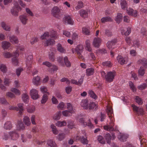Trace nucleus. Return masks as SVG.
<instances>
[{
  "label": "nucleus",
  "instance_id": "1",
  "mask_svg": "<svg viewBox=\"0 0 147 147\" xmlns=\"http://www.w3.org/2000/svg\"><path fill=\"white\" fill-rule=\"evenodd\" d=\"M107 112L109 115V120H108L107 123V125L104 126V129L109 131H117V128L116 126V128H114V127L115 125L114 119L113 116V109L110 106L107 107Z\"/></svg>",
  "mask_w": 147,
  "mask_h": 147
},
{
  "label": "nucleus",
  "instance_id": "2",
  "mask_svg": "<svg viewBox=\"0 0 147 147\" xmlns=\"http://www.w3.org/2000/svg\"><path fill=\"white\" fill-rule=\"evenodd\" d=\"M9 135L5 134L3 137V139L6 140L8 139L11 140L16 141L17 140L19 137V134L16 131H12L9 132Z\"/></svg>",
  "mask_w": 147,
  "mask_h": 147
},
{
  "label": "nucleus",
  "instance_id": "3",
  "mask_svg": "<svg viewBox=\"0 0 147 147\" xmlns=\"http://www.w3.org/2000/svg\"><path fill=\"white\" fill-rule=\"evenodd\" d=\"M86 133L84 130L82 131L81 133H78L75 138L76 140H80L81 142L83 144H87L88 143V141L87 140V138L86 136Z\"/></svg>",
  "mask_w": 147,
  "mask_h": 147
},
{
  "label": "nucleus",
  "instance_id": "4",
  "mask_svg": "<svg viewBox=\"0 0 147 147\" xmlns=\"http://www.w3.org/2000/svg\"><path fill=\"white\" fill-rule=\"evenodd\" d=\"M51 14L54 17L58 19H60L62 16L61 9L56 6L52 9Z\"/></svg>",
  "mask_w": 147,
  "mask_h": 147
},
{
  "label": "nucleus",
  "instance_id": "5",
  "mask_svg": "<svg viewBox=\"0 0 147 147\" xmlns=\"http://www.w3.org/2000/svg\"><path fill=\"white\" fill-rule=\"evenodd\" d=\"M83 49V46L81 45L77 46L75 49V51L77 53L78 58L82 60L84 59V56L82 54Z\"/></svg>",
  "mask_w": 147,
  "mask_h": 147
},
{
  "label": "nucleus",
  "instance_id": "6",
  "mask_svg": "<svg viewBox=\"0 0 147 147\" xmlns=\"http://www.w3.org/2000/svg\"><path fill=\"white\" fill-rule=\"evenodd\" d=\"M132 107L134 111H135L136 114L142 115L144 113V111L142 108L138 107L134 105H132Z\"/></svg>",
  "mask_w": 147,
  "mask_h": 147
},
{
  "label": "nucleus",
  "instance_id": "7",
  "mask_svg": "<svg viewBox=\"0 0 147 147\" xmlns=\"http://www.w3.org/2000/svg\"><path fill=\"white\" fill-rule=\"evenodd\" d=\"M30 94L31 98L33 99L36 100L39 98L38 92L35 89L33 88L31 90Z\"/></svg>",
  "mask_w": 147,
  "mask_h": 147
},
{
  "label": "nucleus",
  "instance_id": "8",
  "mask_svg": "<svg viewBox=\"0 0 147 147\" xmlns=\"http://www.w3.org/2000/svg\"><path fill=\"white\" fill-rule=\"evenodd\" d=\"M88 121H89L87 123L86 122H85V120L83 118H81L79 120V122L81 125L84 127L88 126L90 128H93L94 127L93 125L90 122V120L89 119Z\"/></svg>",
  "mask_w": 147,
  "mask_h": 147
},
{
  "label": "nucleus",
  "instance_id": "9",
  "mask_svg": "<svg viewBox=\"0 0 147 147\" xmlns=\"http://www.w3.org/2000/svg\"><path fill=\"white\" fill-rule=\"evenodd\" d=\"M115 72H109L105 76L106 79L108 82H111L114 78L115 75Z\"/></svg>",
  "mask_w": 147,
  "mask_h": 147
},
{
  "label": "nucleus",
  "instance_id": "10",
  "mask_svg": "<svg viewBox=\"0 0 147 147\" xmlns=\"http://www.w3.org/2000/svg\"><path fill=\"white\" fill-rule=\"evenodd\" d=\"M16 130L18 131L23 130L25 129L26 127L21 120H18L16 125Z\"/></svg>",
  "mask_w": 147,
  "mask_h": 147
},
{
  "label": "nucleus",
  "instance_id": "11",
  "mask_svg": "<svg viewBox=\"0 0 147 147\" xmlns=\"http://www.w3.org/2000/svg\"><path fill=\"white\" fill-rule=\"evenodd\" d=\"M118 132L119 134L118 137V139L121 141L124 142L126 140V139L128 138V135L127 134H123L119 132V131Z\"/></svg>",
  "mask_w": 147,
  "mask_h": 147
},
{
  "label": "nucleus",
  "instance_id": "12",
  "mask_svg": "<svg viewBox=\"0 0 147 147\" xmlns=\"http://www.w3.org/2000/svg\"><path fill=\"white\" fill-rule=\"evenodd\" d=\"M18 52L17 51L13 53V58L12 59V60L13 63L15 65H17L18 64V61L17 57L18 56Z\"/></svg>",
  "mask_w": 147,
  "mask_h": 147
},
{
  "label": "nucleus",
  "instance_id": "13",
  "mask_svg": "<svg viewBox=\"0 0 147 147\" xmlns=\"http://www.w3.org/2000/svg\"><path fill=\"white\" fill-rule=\"evenodd\" d=\"M101 40L100 38H94L93 42V45L94 47L98 48L101 42Z\"/></svg>",
  "mask_w": 147,
  "mask_h": 147
},
{
  "label": "nucleus",
  "instance_id": "14",
  "mask_svg": "<svg viewBox=\"0 0 147 147\" xmlns=\"http://www.w3.org/2000/svg\"><path fill=\"white\" fill-rule=\"evenodd\" d=\"M127 12L130 16L135 17L137 16V11L136 10H134L132 9L128 8L127 10Z\"/></svg>",
  "mask_w": 147,
  "mask_h": 147
},
{
  "label": "nucleus",
  "instance_id": "15",
  "mask_svg": "<svg viewBox=\"0 0 147 147\" xmlns=\"http://www.w3.org/2000/svg\"><path fill=\"white\" fill-rule=\"evenodd\" d=\"M9 39L10 42L13 43H18L19 40L17 37L14 35L11 36L9 37Z\"/></svg>",
  "mask_w": 147,
  "mask_h": 147
},
{
  "label": "nucleus",
  "instance_id": "16",
  "mask_svg": "<svg viewBox=\"0 0 147 147\" xmlns=\"http://www.w3.org/2000/svg\"><path fill=\"white\" fill-rule=\"evenodd\" d=\"M32 61V56L31 55L28 56L27 57L26 61V64L27 66L29 68V67H31L30 65Z\"/></svg>",
  "mask_w": 147,
  "mask_h": 147
},
{
  "label": "nucleus",
  "instance_id": "17",
  "mask_svg": "<svg viewBox=\"0 0 147 147\" xmlns=\"http://www.w3.org/2000/svg\"><path fill=\"white\" fill-rule=\"evenodd\" d=\"M47 145L49 147H57V146L55 141L51 139H49L47 141Z\"/></svg>",
  "mask_w": 147,
  "mask_h": 147
},
{
  "label": "nucleus",
  "instance_id": "18",
  "mask_svg": "<svg viewBox=\"0 0 147 147\" xmlns=\"http://www.w3.org/2000/svg\"><path fill=\"white\" fill-rule=\"evenodd\" d=\"M23 121L25 125L29 126L31 125V123L29 117L27 116L24 117L23 119Z\"/></svg>",
  "mask_w": 147,
  "mask_h": 147
},
{
  "label": "nucleus",
  "instance_id": "19",
  "mask_svg": "<svg viewBox=\"0 0 147 147\" xmlns=\"http://www.w3.org/2000/svg\"><path fill=\"white\" fill-rule=\"evenodd\" d=\"M80 105L84 109H88V103L87 100L84 99L82 100Z\"/></svg>",
  "mask_w": 147,
  "mask_h": 147
},
{
  "label": "nucleus",
  "instance_id": "20",
  "mask_svg": "<svg viewBox=\"0 0 147 147\" xmlns=\"http://www.w3.org/2000/svg\"><path fill=\"white\" fill-rule=\"evenodd\" d=\"M64 21L65 24H73V22L69 16H65L64 19Z\"/></svg>",
  "mask_w": 147,
  "mask_h": 147
},
{
  "label": "nucleus",
  "instance_id": "21",
  "mask_svg": "<svg viewBox=\"0 0 147 147\" xmlns=\"http://www.w3.org/2000/svg\"><path fill=\"white\" fill-rule=\"evenodd\" d=\"M138 62L142 65L145 68H147V60L145 58H142L138 61Z\"/></svg>",
  "mask_w": 147,
  "mask_h": 147
},
{
  "label": "nucleus",
  "instance_id": "22",
  "mask_svg": "<svg viewBox=\"0 0 147 147\" xmlns=\"http://www.w3.org/2000/svg\"><path fill=\"white\" fill-rule=\"evenodd\" d=\"M20 18L23 24L25 25L26 24L28 20L26 16L24 15H22L20 16Z\"/></svg>",
  "mask_w": 147,
  "mask_h": 147
},
{
  "label": "nucleus",
  "instance_id": "23",
  "mask_svg": "<svg viewBox=\"0 0 147 147\" xmlns=\"http://www.w3.org/2000/svg\"><path fill=\"white\" fill-rule=\"evenodd\" d=\"M50 128L53 133L55 135H57L59 131L56 126L54 124H51L50 125Z\"/></svg>",
  "mask_w": 147,
  "mask_h": 147
},
{
  "label": "nucleus",
  "instance_id": "24",
  "mask_svg": "<svg viewBox=\"0 0 147 147\" xmlns=\"http://www.w3.org/2000/svg\"><path fill=\"white\" fill-rule=\"evenodd\" d=\"M67 126L69 128L72 129L75 127V125L73 121L68 120L67 121Z\"/></svg>",
  "mask_w": 147,
  "mask_h": 147
},
{
  "label": "nucleus",
  "instance_id": "25",
  "mask_svg": "<svg viewBox=\"0 0 147 147\" xmlns=\"http://www.w3.org/2000/svg\"><path fill=\"white\" fill-rule=\"evenodd\" d=\"M57 50L61 53H65L66 51L65 49L62 47L61 45L60 44H58L57 46Z\"/></svg>",
  "mask_w": 147,
  "mask_h": 147
},
{
  "label": "nucleus",
  "instance_id": "26",
  "mask_svg": "<svg viewBox=\"0 0 147 147\" xmlns=\"http://www.w3.org/2000/svg\"><path fill=\"white\" fill-rule=\"evenodd\" d=\"M4 128L6 129H10L12 128V125L10 121L6 122L4 124Z\"/></svg>",
  "mask_w": 147,
  "mask_h": 147
},
{
  "label": "nucleus",
  "instance_id": "27",
  "mask_svg": "<svg viewBox=\"0 0 147 147\" xmlns=\"http://www.w3.org/2000/svg\"><path fill=\"white\" fill-rule=\"evenodd\" d=\"M101 21L102 23H105L106 22H112L113 21V20L110 17L106 16L103 17L101 19Z\"/></svg>",
  "mask_w": 147,
  "mask_h": 147
},
{
  "label": "nucleus",
  "instance_id": "28",
  "mask_svg": "<svg viewBox=\"0 0 147 147\" xmlns=\"http://www.w3.org/2000/svg\"><path fill=\"white\" fill-rule=\"evenodd\" d=\"M50 37L54 39H56L58 37L57 32L55 31H52L49 32Z\"/></svg>",
  "mask_w": 147,
  "mask_h": 147
},
{
  "label": "nucleus",
  "instance_id": "29",
  "mask_svg": "<svg viewBox=\"0 0 147 147\" xmlns=\"http://www.w3.org/2000/svg\"><path fill=\"white\" fill-rule=\"evenodd\" d=\"M67 124L65 121H58L56 123L55 125L58 127H63L65 126Z\"/></svg>",
  "mask_w": 147,
  "mask_h": 147
},
{
  "label": "nucleus",
  "instance_id": "30",
  "mask_svg": "<svg viewBox=\"0 0 147 147\" xmlns=\"http://www.w3.org/2000/svg\"><path fill=\"white\" fill-rule=\"evenodd\" d=\"M2 47L4 49H8L10 46V43L6 41H4L2 42Z\"/></svg>",
  "mask_w": 147,
  "mask_h": 147
},
{
  "label": "nucleus",
  "instance_id": "31",
  "mask_svg": "<svg viewBox=\"0 0 147 147\" xmlns=\"http://www.w3.org/2000/svg\"><path fill=\"white\" fill-rule=\"evenodd\" d=\"M1 27L5 30L7 31H10V26L7 25L4 22H2L1 23Z\"/></svg>",
  "mask_w": 147,
  "mask_h": 147
},
{
  "label": "nucleus",
  "instance_id": "32",
  "mask_svg": "<svg viewBox=\"0 0 147 147\" xmlns=\"http://www.w3.org/2000/svg\"><path fill=\"white\" fill-rule=\"evenodd\" d=\"M61 115V112L60 111H59L54 115L53 118L55 120H58L60 119Z\"/></svg>",
  "mask_w": 147,
  "mask_h": 147
},
{
  "label": "nucleus",
  "instance_id": "33",
  "mask_svg": "<svg viewBox=\"0 0 147 147\" xmlns=\"http://www.w3.org/2000/svg\"><path fill=\"white\" fill-rule=\"evenodd\" d=\"M117 59L118 62L121 65H123L124 64L125 61L122 56L121 55L118 56L117 57Z\"/></svg>",
  "mask_w": 147,
  "mask_h": 147
},
{
  "label": "nucleus",
  "instance_id": "34",
  "mask_svg": "<svg viewBox=\"0 0 147 147\" xmlns=\"http://www.w3.org/2000/svg\"><path fill=\"white\" fill-rule=\"evenodd\" d=\"M115 44V41L112 40L109 41L107 43V46L109 49L111 50L113 46Z\"/></svg>",
  "mask_w": 147,
  "mask_h": 147
},
{
  "label": "nucleus",
  "instance_id": "35",
  "mask_svg": "<svg viewBox=\"0 0 147 147\" xmlns=\"http://www.w3.org/2000/svg\"><path fill=\"white\" fill-rule=\"evenodd\" d=\"M55 41L53 39L52 40L51 38L48 39L45 42V46H48L49 45H53Z\"/></svg>",
  "mask_w": 147,
  "mask_h": 147
},
{
  "label": "nucleus",
  "instance_id": "36",
  "mask_svg": "<svg viewBox=\"0 0 147 147\" xmlns=\"http://www.w3.org/2000/svg\"><path fill=\"white\" fill-rule=\"evenodd\" d=\"M22 99L23 101L26 103L28 102L29 99V96L26 93L22 95Z\"/></svg>",
  "mask_w": 147,
  "mask_h": 147
},
{
  "label": "nucleus",
  "instance_id": "37",
  "mask_svg": "<svg viewBox=\"0 0 147 147\" xmlns=\"http://www.w3.org/2000/svg\"><path fill=\"white\" fill-rule=\"evenodd\" d=\"M97 106L96 104L94 102H90L88 106V109H96Z\"/></svg>",
  "mask_w": 147,
  "mask_h": 147
},
{
  "label": "nucleus",
  "instance_id": "38",
  "mask_svg": "<svg viewBox=\"0 0 147 147\" xmlns=\"http://www.w3.org/2000/svg\"><path fill=\"white\" fill-rule=\"evenodd\" d=\"M80 15L83 18H85L88 17V13L85 10L81 9L80 11Z\"/></svg>",
  "mask_w": 147,
  "mask_h": 147
},
{
  "label": "nucleus",
  "instance_id": "39",
  "mask_svg": "<svg viewBox=\"0 0 147 147\" xmlns=\"http://www.w3.org/2000/svg\"><path fill=\"white\" fill-rule=\"evenodd\" d=\"M64 61L65 65L66 67H69L71 66V64L70 62L69 61L68 57L67 56H65L64 58Z\"/></svg>",
  "mask_w": 147,
  "mask_h": 147
},
{
  "label": "nucleus",
  "instance_id": "40",
  "mask_svg": "<svg viewBox=\"0 0 147 147\" xmlns=\"http://www.w3.org/2000/svg\"><path fill=\"white\" fill-rule=\"evenodd\" d=\"M123 18V16L121 14L118 13H117L116 21L118 24H119L121 21H122Z\"/></svg>",
  "mask_w": 147,
  "mask_h": 147
},
{
  "label": "nucleus",
  "instance_id": "41",
  "mask_svg": "<svg viewBox=\"0 0 147 147\" xmlns=\"http://www.w3.org/2000/svg\"><path fill=\"white\" fill-rule=\"evenodd\" d=\"M120 5L121 8L123 9H125L127 8V4L125 0H121L120 2Z\"/></svg>",
  "mask_w": 147,
  "mask_h": 147
},
{
  "label": "nucleus",
  "instance_id": "42",
  "mask_svg": "<svg viewBox=\"0 0 147 147\" xmlns=\"http://www.w3.org/2000/svg\"><path fill=\"white\" fill-rule=\"evenodd\" d=\"M11 91L12 92L14 93L16 95H19L21 94L20 91L15 88H11Z\"/></svg>",
  "mask_w": 147,
  "mask_h": 147
},
{
  "label": "nucleus",
  "instance_id": "43",
  "mask_svg": "<svg viewBox=\"0 0 147 147\" xmlns=\"http://www.w3.org/2000/svg\"><path fill=\"white\" fill-rule=\"evenodd\" d=\"M48 99V96L46 94H44L42 96L41 102L42 104H45Z\"/></svg>",
  "mask_w": 147,
  "mask_h": 147
},
{
  "label": "nucleus",
  "instance_id": "44",
  "mask_svg": "<svg viewBox=\"0 0 147 147\" xmlns=\"http://www.w3.org/2000/svg\"><path fill=\"white\" fill-rule=\"evenodd\" d=\"M50 37V34L48 32H45L43 35L41 36V38L42 40L47 39V38Z\"/></svg>",
  "mask_w": 147,
  "mask_h": 147
},
{
  "label": "nucleus",
  "instance_id": "45",
  "mask_svg": "<svg viewBox=\"0 0 147 147\" xmlns=\"http://www.w3.org/2000/svg\"><path fill=\"white\" fill-rule=\"evenodd\" d=\"M67 108L71 113H74L75 112V111L73 109L72 105L70 103H67Z\"/></svg>",
  "mask_w": 147,
  "mask_h": 147
},
{
  "label": "nucleus",
  "instance_id": "46",
  "mask_svg": "<svg viewBox=\"0 0 147 147\" xmlns=\"http://www.w3.org/2000/svg\"><path fill=\"white\" fill-rule=\"evenodd\" d=\"M131 32V28L130 27H128L127 28V31L124 32L123 29L121 30V32L122 34H124L125 36H128L130 34Z\"/></svg>",
  "mask_w": 147,
  "mask_h": 147
},
{
  "label": "nucleus",
  "instance_id": "47",
  "mask_svg": "<svg viewBox=\"0 0 147 147\" xmlns=\"http://www.w3.org/2000/svg\"><path fill=\"white\" fill-rule=\"evenodd\" d=\"M135 100L136 102L139 105H141L143 103L142 99L139 96H136Z\"/></svg>",
  "mask_w": 147,
  "mask_h": 147
},
{
  "label": "nucleus",
  "instance_id": "48",
  "mask_svg": "<svg viewBox=\"0 0 147 147\" xmlns=\"http://www.w3.org/2000/svg\"><path fill=\"white\" fill-rule=\"evenodd\" d=\"M0 69L3 73H5L7 71V68L6 65L3 64H1L0 65Z\"/></svg>",
  "mask_w": 147,
  "mask_h": 147
},
{
  "label": "nucleus",
  "instance_id": "49",
  "mask_svg": "<svg viewBox=\"0 0 147 147\" xmlns=\"http://www.w3.org/2000/svg\"><path fill=\"white\" fill-rule=\"evenodd\" d=\"M86 75L90 76L92 75L94 72V70L92 68L87 69H86Z\"/></svg>",
  "mask_w": 147,
  "mask_h": 147
},
{
  "label": "nucleus",
  "instance_id": "50",
  "mask_svg": "<svg viewBox=\"0 0 147 147\" xmlns=\"http://www.w3.org/2000/svg\"><path fill=\"white\" fill-rule=\"evenodd\" d=\"M62 115L65 117H67L71 115L72 113L70 111L67 110L63 111L62 112Z\"/></svg>",
  "mask_w": 147,
  "mask_h": 147
},
{
  "label": "nucleus",
  "instance_id": "51",
  "mask_svg": "<svg viewBox=\"0 0 147 147\" xmlns=\"http://www.w3.org/2000/svg\"><path fill=\"white\" fill-rule=\"evenodd\" d=\"M82 32L86 35H88L90 34V31L88 28L83 27L82 28Z\"/></svg>",
  "mask_w": 147,
  "mask_h": 147
},
{
  "label": "nucleus",
  "instance_id": "52",
  "mask_svg": "<svg viewBox=\"0 0 147 147\" xmlns=\"http://www.w3.org/2000/svg\"><path fill=\"white\" fill-rule=\"evenodd\" d=\"M69 132L68 131L67 133H66L65 134L64 133H60L59 134L58 137V140L60 141L62 140L65 137V135L68 134Z\"/></svg>",
  "mask_w": 147,
  "mask_h": 147
},
{
  "label": "nucleus",
  "instance_id": "53",
  "mask_svg": "<svg viewBox=\"0 0 147 147\" xmlns=\"http://www.w3.org/2000/svg\"><path fill=\"white\" fill-rule=\"evenodd\" d=\"M89 95L92 98L96 99L97 98V96L94 92L91 90H90L88 92Z\"/></svg>",
  "mask_w": 147,
  "mask_h": 147
},
{
  "label": "nucleus",
  "instance_id": "54",
  "mask_svg": "<svg viewBox=\"0 0 147 147\" xmlns=\"http://www.w3.org/2000/svg\"><path fill=\"white\" fill-rule=\"evenodd\" d=\"M105 137L107 143L109 144L110 140L111 139V138L110 134H106L105 136Z\"/></svg>",
  "mask_w": 147,
  "mask_h": 147
},
{
  "label": "nucleus",
  "instance_id": "55",
  "mask_svg": "<svg viewBox=\"0 0 147 147\" xmlns=\"http://www.w3.org/2000/svg\"><path fill=\"white\" fill-rule=\"evenodd\" d=\"M11 12L13 15L15 16H18V12L16 10V9L14 7L12 8L11 10Z\"/></svg>",
  "mask_w": 147,
  "mask_h": 147
},
{
  "label": "nucleus",
  "instance_id": "56",
  "mask_svg": "<svg viewBox=\"0 0 147 147\" xmlns=\"http://www.w3.org/2000/svg\"><path fill=\"white\" fill-rule=\"evenodd\" d=\"M58 108L60 110H63L65 108V105L63 102H60L57 106Z\"/></svg>",
  "mask_w": 147,
  "mask_h": 147
},
{
  "label": "nucleus",
  "instance_id": "57",
  "mask_svg": "<svg viewBox=\"0 0 147 147\" xmlns=\"http://www.w3.org/2000/svg\"><path fill=\"white\" fill-rule=\"evenodd\" d=\"M145 73V70L143 67H140L138 70L139 74L141 76H143Z\"/></svg>",
  "mask_w": 147,
  "mask_h": 147
},
{
  "label": "nucleus",
  "instance_id": "58",
  "mask_svg": "<svg viewBox=\"0 0 147 147\" xmlns=\"http://www.w3.org/2000/svg\"><path fill=\"white\" fill-rule=\"evenodd\" d=\"M18 111H19V113L20 115L22 113V112L23 110V104L19 103L18 104Z\"/></svg>",
  "mask_w": 147,
  "mask_h": 147
},
{
  "label": "nucleus",
  "instance_id": "59",
  "mask_svg": "<svg viewBox=\"0 0 147 147\" xmlns=\"http://www.w3.org/2000/svg\"><path fill=\"white\" fill-rule=\"evenodd\" d=\"M35 110V108L34 106H32L27 109V111L30 113H33Z\"/></svg>",
  "mask_w": 147,
  "mask_h": 147
},
{
  "label": "nucleus",
  "instance_id": "60",
  "mask_svg": "<svg viewBox=\"0 0 147 147\" xmlns=\"http://www.w3.org/2000/svg\"><path fill=\"white\" fill-rule=\"evenodd\" d=\"M8 86V83H3V84L0 85V87L2 90L5 91L6 90V87Z\"/></svg>",
  "mask_w": 147,
  "mask_h": 147
},
{
  "label": "nucleus",
  "instance_id": "61",
  "mask_svg": "<svg viewBox=\"0 0 147 147\" xmlns=\"http://www.w3.org/2000/svg\"><path fill=\"white\" fill-rule=\"evenodd\" d=\"M0 103L5 105L8 104V102L4 98H0Z\"/></svg>",
  "mask_w": 147,
  "mask_h": 147
},
{
  "label": "nucleus",
  "instance_id": "62",
  "mask_svg": "<svg viewBox=\"0 0 147 147\" xmlns=\"http://www.w3.org/2000/svg\"><path fill=\"white\" fill-rule=\"evenodd\" d=\"M83 3L82 1H79L77 5L75 8L77 9H79L83 7Z\"/></svg>",
  "mask_w": 147,
  "mask_h": 147
},
{
  "label": "nucleus",
  "instance_id": "63",
  "mask_svg": "<svg viewBox=\"0 0 147 147\" xmlns=\"http://www.w3.org/2000/svg\"><path fill=\"white\" fill-rule=\"evenodd\" d=\"M40 79L38 76L34 77L32 80L33 83H39L40 82Z\"/></svg>",
  "mask_w": 147,
  "mask_h": 147
},
{
  "label": "nucleus",
  "instance_id": "64",
  "mask_svg": "<svg viewBox=\"0 0 147 147\" xmlns=\"http://www.w3.org/2000/svg\"><path fill=\"white\" fill-rule=\"evenodd\" d=\"M13 53L11 54L8 52H5L4 53L3 55L4 57L6 58H9L11 56H13Z\"/></svg>",
  "mask_w": 147,
  "mask_h": 147
}]
</instances>
